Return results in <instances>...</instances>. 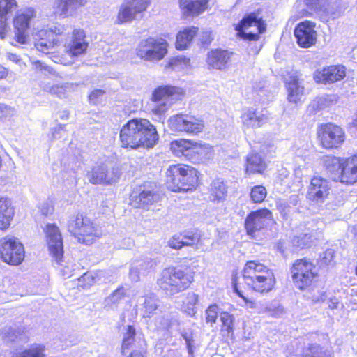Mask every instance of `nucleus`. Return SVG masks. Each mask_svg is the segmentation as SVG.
<instances>
[{
  "label": "nucleus",
  "mask_w": 357,
  "mask_h": 357,
  "mask_svg": "<svg viewBox=\"0 0 357 357\" xmlns=\"http://www.w3.org/2000/svg\"><path fill=\"white\" fill-rule=\"evenodd\" d=\"M66 31V26L63 24L38 30L33 36L35 47L44 54H50L55 63L68 64L69 61L66 54L71 58L84 54L89 47V43L84 29H74L69 43L65 45V50H59L62 42L60 38L65 35Z\"/></svg>",
  "instance_id": "obj_1"
},
{
  "label": "nucleus",
  "mask_w": 357,
  "mask_h": 357,
  "mask_svg": "<svg viewBox=\"0 0 357 357\" xmlns=\"http://www.w3.org/2000/svg\"><path fill=\"white\" fill-rule=\"evenodd\" d=\"M241 276L243 282L239 281L237 272L232 274L231 286L234 292L244 301L248 308H255L256 302L248 297L249 291L265 295L272 291L276 285L275 275L269 267L258 260L245 261Z\"/></svg>",
  "instance_id": "obj_2"
},
{
  "label": "nucleus",
  "mask_w": 357,
  "mask_h": 357,
  "mask_svg": "<svg viewBox=\"0 0 357 357\" xmlns=\"http://www.w3.org/2000/svg\"><path fill=\"white\" fill-rule=\"evenodd\" d=\"M159 141L156 126L148 119L135 117L126 121L120 128L121 146L130 150L150 149Z\"/></svg>",
  "instance_id": "obj_3"
},
{
  "label": "nucleus",
  "mask_w": 357,
  "mask_h": 357,
  "mask_svg": "<svg viewBox=\"0 0 357 357\" xmlns=\"http://www.w3.org/2000/svg\"><path fill=\"white\" fill-rule=\"evenodd\" d=\"M195 271L189 264L164 268L156 280L158 290L167 295H175L188 290L195 282Z\"/></svg>",
  "instance_id": "obj_4"
},
{
  "label": "nucleus",
  "mask_w": 357,
  "mask_h": 357,
  "mask_svg": "<svg viewBox=\"0 0 357 357\" xmlns=\"http://www.w3.org/2000/svg\"><path fill=\"white\" fill-rule=\"evenodd\" d=\"M165 184L173 192H194L202 184V174L190 165L172 164L166 169Z\"/></svg>",
  "instance_id": "obj_5"
},
{
  "label": "nucleus",
  "mask_w": 357,
  "mask_h": 357,
  "mask_svg": "<svg viewBox=\"0 0 357 357\" xmlns=\"http://www.w3.org/2000/svg\"><path fill=\"white\" fill-rule=\"evenodd\" d=\"M294 287L301 291H311L319 281L320 274L314 260L307 257L296 259L289 267Z\"/></svg>",
  "instance_id": "obj_6"
},
{
  "label": "nucleus",
  "mask_w": 357,
  "mask_h": 357,
  "mask_svg": "<svg viewBox=\"0 0 357 357\" xmlns=\"http://www.w3.org/2000/svg\"><path fill=\"white\" fill-rule=\"evenodd\" d=\"M68 231L82 245H91L102 236V231L84 212L73 215L68 222Z\"/></svg>",
  "instance_id": "obj_7"
},
{
  "label": "nucleus",
  "mask_w": 357,
  "mask_h": 357,
  "mask_svg": "<svg viewBox=\"0 0 357 357\" xmlns=\"http://www.w3.org/2000/svg\"><path fill=\"white\" fill-rule=\"evenodd\" d=\"M261 9L246 13L234 26L237 36L246 41H258L261 35L266 32L267 24L260 15Z\"/></svg>",
  "instance_id": "obj_8"
},
{
  "label": "nucleus",
  "mask_w": 357,
  "mask_h": 357,
  "mask_svg": "<svg viewBox=\"0 0 357 357\" xmlns=\"http://www.w3.org/2000/svg\"><path fill=\"white\" fill-rule=\"evenodd\" d=\"M169 44L165 38L149 36L139 42L135 52L145 62H158L168 54Z\"/></svg>",
  "instance_id": "obj_9"
},
{
  "label": "nucleus",
  "mask_w": 357,
  "mask_h": 357,
  "mask_svg": "<svg viewBox=\"0 0 357 357\" xmlns=\"http://www.w3.org/2000/svg\"><path fill=\"white\" fill-rule=\"evenodd\" d=\"M316 135L319 146L325 150H338L347 139L344 129L333 122L318 125Z\"/></svg>",
  "instance_id": "obj_10"
},
{
  "label": "nucleus",
  "mask_w": 357,
  "mask_h": 357,
  "mask_svg": "<svg viewBox=\"0 0 357 357\" xmlns=\"http://www.w3.org/2000/svg\"><path fill=\"white\" fill-rule=\"evenodd\" d=\"M205 148L204 144L186 138L176 139L169 144V150L173 155L178 158H183L191 162L202 157Z\"/></svg>",
  "instance_id": "obj_11"
},
{
  "label": "nucleus",
  "mask_w": 357,
  "mask_h": 357,
  "mask_svg": "<svg viewBox=\"0 0 357 357\" xmlns=\"http://www.w3.org/2000/svg\"><path fill=\"white\" fill-rule=\"evenodd\" d=\"M25 251L23 244L14 236L0 238V259L10 266H18L24 261Z\"/></svg>",
  "instance_id": "obj_12"
},
{
  "label": "nucleus",
  "mask_w": 357,
  "mask_h": 357,
  "mask_svg": "<svg viewBox=\"0 0 357 357\" xmlns=\"http://www.w3.org/2000/svg\"><path fill=\"white\" fill-rule=\"evenodd\" d=\"M171 128L179 132L197 135L202 132L205 128L204 121L190 113H178L169 120Z\"/></svg>",
  "instance_id": "obj_13"
},
{
  "label": "nucleus",
  "mask_w": 357,
  "mask_h": 357,
  "mask_svg": "<svg viewBox=\"0 0 357 357\" xmlns=\"http://www.w3.org/2000/svg\"><path fill=\"white\" fill-rule=\"evenodd\" d=\"M43 233L50 256L57 262L63 260L64 254L63 239L61 230L56 223H47Z\"/></svg>",
  "instance_id": "obj_14"
},
{
  "label": "nucleus",
  "mask_w": 357,
  "mask_h": 357,
  "mask_svg": "<svg viewBox=\"0 0 357 357\" xmlns=\"http://www.w3.org/2000/svg\"><path fill=\"white\" fill-rule=\"evenodd\" d=\"M36 16V12L31 7L20 9L15 13L13 18V25L15 32V40L18 43H26L28 35L26 31L29 29L31 22Z\"/></svg>",
  "instance_id": "obj_15"
},
{
  "label": "nucleus",
  "mask_w": 357,
  "mask_h": 357,
  "mask_svg": "<svg viewBox=\"0 0 357 357\" xmlns=\"http://www.w3.org/2000/svg\"><path fill=\"white\" fill-rule=\"evenodd\" d=\"M271 220H273V213L268 208H261L250 212L244 221L246 234L255 238L259 231L266 228V221Z\"/></svg>",
  "instance_id": "obj_16"
},
{
  "label": "nucleus",
  "mask_w": 357,
  "mask_h": 357,
  "mask_svg": "<svg viewBox=\"0 0 357 357\" xmlns=\"http://www.w3.org/2000/svg\"><path fill=\"white\" fill-rule=\"evenodd\" d=\"M316 27V22L307 20L296 25L294 35L298 47L307 49L316 45L318 37Z\"/></svg>",
  "instance_id": "obj_17"
},
{
  "label": "nucleus",
  "mask_w": 357,
  "mask_h": 357,
  "mask_svg": "<svg viewBox=\"0 0 357 357\" xmlns=\"http://www.w3.org/2000/svg\"><path fill=\"white\" fill-rule=\"evenodd\" d=\"M331 158L332 162L338 164L340 182L347 185L357 182V152L347 158L333 155Z\"/></svg>",
  "instance_id": "obj_18"
},
{
  "label": "nucleus",
  "mask_w": 357,
  "mask_h": 357,
  "mask_svg": "<svg viewBox=\"0 0 357 357\" xmlns=\"http://www.w3.org/2000/svg\"><path fill=\"white\" fill-rule=\"evenodd\" d=\"M121 176L119 168H112L109 171L105 163H100L91 167L86 176L93 185H108L117 181Z\"/></svg>",
  "instance_id": "obj_19"
},
{
  "label": "nucleus",
  "mask_w": 357,
  "mask_h": 357,
  "mask_svg": "<svg viewBox=\"0 0 357 357\" xmlns=\"http://www.w3.org/2000/svg\"><path fill=\"white\" fill-rule=\"evenodd\" d=\"M345 76V67L337 64L317 69L313 74V79L319 84H331L341 81Z\"/></svg>",
  "instance_id": "obj_20"
},
{
  "label": "nucleus",
  "mask_w": 357,
  "mask_h": 357,
  "mask_svg": "<svg viewBox=\"0 0 357 357\" xmlns=\"http://www.w3.org/2000/svg\"><path fill=\"white\" fill-rule=\"evenodd\" d=\"M234 52L222 48L211 50L206 54V63L208 69L225 70L231 63Z\"/></svg>",
  "instance_id": "obj_21"
},
{
  "label": "nucleus",
  "mask_w": 357,
  "mask_h": 357,
  "mask_svg": "<svg viewBox=\"0 0 357 357\" xmlns=\"http://www.w3.org/2000/svg\"><path fill=\"white\" fill-rule=\"evenodd\" d=\"M330 191L329 181L321 176H314L310 180L307 198L312 202H322L328 198Z\"/></svg>",
  "instance_id": "obj_22"
},
{
  "label": "nucleus",
  "mask_w": 357,
  "mask_h": 357,
  "mask_svg": "<svg viewBox=\"0 0 357 357\" xmlns=\"http://www.w3.org/2000/svg\"><path fill=\"white\" fill-rule=\"evenodd\" d=\"M182 15L185 17H196L210 8V0H178Z\"/></svg>",
  "instance_id": "obj_23"
},
{
  "label": "nucleus",
  "mask_w": 357,
  "mask_h": 357,
  "mask_svg": "<svg viewBox=\"0 0 357 357\" xmlns=\"http://www.w3.org/2000/svg\"><path fill=\"white\" fill-rule=\"evenodd\" d=\"M160 195L153 189L145 188L137 195L132 196L130 204L137 208L149 209V207L160 200Z\"/></svg>",
  "instance_id": "obj_24"
},
{
  "label": "nucleus",
  "mask_w": 357,
  "mask_h": 357,
  "mask_svg": "<svg viewBox=\"0 0 357 357\" xmlns=\"http://www.w3.org/2000/svg\"><path fill=\"white\" fill-rule=\"evenodd\" d=\"M18 8L16 0H0V38H4L7 34L8 20L13 13Z\"/></svg>",
  "instance_id": "obj_25"
},
{
  "label": "nucleus",
  "mask_w": 357,
  "mask_h": 357,
  "mask_svg": "<svg viewBox=\"0 0 357 357\" xmlns=\"http://www.w3.org/2000/svg\"><path fill=\"white\" fill-rule=\"evenodd\" d=\"M306 7L316 13L328 20H335L340 16V10L337 8H329V3L324 0H304Z\"/></svg>",
  "instance_id": "obj_26"
},
{
  "label": "nucleus",
  "mask_w": 357,
  "mask_h": 357,
  "mask_svg": "<svg viewBox=\"0 0 357 357\" xmlns=\"http://www.w3.org/2000/svg\"><path fill=\"white\" fill-rule=\"evenodd\" d=\"M266 169L267 164L259 153L251 151L247 155L244 165V172L246 175L264 174Z\"/></svg>",
  "instance_id": "obj_27"
},
{
  "label": "nucleus",
  "mask_w": 357,
  "mask_h": 357,
  "mask_svg": "<svg viewBox=\"0 0 357 357\" xmlns=\"http://www.w3.org/2000/svg\"><path fill=\"white\" fill-rule=\"evenodd\" d=\"M181 93V89L169 84L160 85L152 91L150 100L153 102H167Z\"/></svg>",
  "instance_id": "obj_28"
},
{
  "label": "nucleus",
  "mask_w": 357,
  "mask_h": 357,
  "mask_svg": "<svg viewBox=\"0 0 357 357\" xmlns=\"http://www.w3.org/2000/svg\"><path fill=\"white\" fill-rule=\"evenodd\" d=\"M243 125L247 128H260L268 120V117L264 114H261L255 109L248 108L241 116Z\"/></svg>",
  "instance_id": "obj_29"
},
{
  "label": "nucleus",
  "mask_w": 357,
  "mask_h": 357,
  "mask_svg": "<svg viewBox=\"0 0 357 357\" xmlns=\"http://www.w3.org/2000/svg\"><path fill=\"white\" fill-rule=\"evenodd\" d=\"M197 26H188L179 31L176 37L175 48L178 50H185L190 46L194 38L197 35Z\"/></svg>",
  "instance_id": "obj_30"
},
{
  "label": "nucleus",
  "mask_w": 357,
  "mask_h": 357,
  "mask_svg": "<svg viewBox=\"0 0 357 357\" xmlns=\"http://www.w3.org/2000/svg\"><path fill=\"white\" fill-rule=\"evenodd\" d=\"M14 213L10 201L7 197H0V230L5 231L8 229Z\"/></svg>",
  "instance_id": "obj_31"
},
{
  "label": "nucleus",
  "mask_w": 357,
  "mask_h": 357,
  "mask_svg": "<svg viewBox=\"0 0 357 357\" xmlns=\"http://www.w3.org/2000/svg\"><path fill=\"white\" fill-rule=\"evenodd\" d=\"M220 333L223 337H233L236 328V321L234 314L222 311L220 313Z\"/></svg>",
  "instance_id": "obj_32"
},
{
  "label": "nucleus",
  "mask_w": 357,
  "mask_h": 357,
  "mask_svg": "<svg viewBox=\"0 0 357 357\" xmlns=\"http://www.w3.org/2000/svg\"><path fill=\"white\" fill-rule=\"evenodd\" d=\"M288 91L287 100L289 102L297 104L302 101L304 96V87L302 86L297 77L292 76L287 82Z\"/></svg>",
  "instance_id": "obj_33"
},
{
  "label": "nucleus",
  "mask_w": 357,
  "mask_h": 357,
  "mask_svg": "<svg viewBox=\"0 0 357 357\" xmlns=\"http://www.w3.org/2000/svg\"><path fill=\"white\" fill-rule=\"evenodd\" d=\"M208 190L210 199L213 202H220L223 201L227 195V185L220 179L213 181Z\"/></svg>",
  "instance_id": "obj_34"
},
{
  "label": "nucleus",
  "mask_w": 357,
  "mask_h": 357,
  "mask_svg": "<svg viewBox=\"0 0 357 357\" xmlns=\"http://www.w3.org/2000/svg\"><path fill=\"white\" fill-rule=\"evenodd\" d=\"M86 2V0H55V7L60 15H66L70 10H75Z\"/></svg>",
  "instance_id": "obj_35"
},
{
  "label": "nucleus",
  "mask_w": 357,
  "mask_h": 357,
  "mask_svg": "<svg viewBox=\"0 0 357 357\" xmlns=\"http://www.w3.org/2000/svg\"><path fill=\"white\" fill-rule=\"evenodd\" d=\"M199 302V296L195 292H188L182 302L183 310L190 315L197 312V306Z\"/></svg>",
  "instance_id": "obj_36"
},
{
  "label": "nucleus",
  "mask_w": 357,
  "mask_h": 357,
  "mask_svg": "<svg viewBox=\"0 0 357 357\" xmlns=\"http://www.w3.org/2000/svg\"><path fill=\"white\" fill-rule=\"evenodd\" d=\"M45 350L44 344L34 343L19 352L16 357H46Z\"/></svg>",
  "instance_id": "obj_37"
},
{
  "label": "nucleus",
  "mask_w": 357,
  "mask_h": 357,
  "mask_svg": "<svg viewBox=\"0 0 357 357\" xmlns=\"http://www.w3.org/2000/svg\"><path fill=\"white\" fill-rule=\"evenodd\" d=\"M100 271H86L79 277L77 287L82 289H87L93 286L99 278Z\"/></svg>",
  "instance_id": "obj_38"
},
{
  "label": "nucleus",
  "mask_w": 357,
  "mask_h": 357,
  "mask_svg": "<svg viewBox=\"0 0 357 357\" xmlns=\"http://www.w3.org/2000/svg\"><path fill=\"white\" fill-rule=\"evenodd\" d=\"M136 14L124 1L123 3L121 6L116 16L118 24H123L130 22L136 17Z\"/></svg>",
  "instance_id": "obj_39"
},
{
  "label": "nucleus",
  "mask_w": 357,
  "mask_h": 357,
  "mask_svg": "<svg viewBox=\"0 0 357 357\" xmlns=\"http://www.w3.org/2000/svg\"><path fill=\"white\" fill-rule=\"evenodd\" d=\"M185 247L197 246L201 241V234L197 229L185 230L181 232Z\"/></svg>",
  "instance_id": "obj_40"
},
{
  "label": "nucleus",
  "mask_w": 357,
  "mask_h": 357,
  "mask_svg": "<svg viewBox=\"0 0 357 357\" xmlns=\"http://www.w3.org/2000/svg\"><path fill=\"white\" fill-rule=\"evenodd\" d=\"M136 330L132 325L126 327V332L123 335L121 342V353L124 354L126 350L129 349L135 342Z\"/></svg>",
  "instance_id": "obj_41"
},
{
  "label": "nucleus",
  "mask_w": 357,
  "mask_h": 357,
  "mask_svg": "<svg viewBox=\"0 0 357 357\" xmlns=\"http://www.w3.org/2000/svg\"><path fill=\"white\" fill-rule=\"evenodd\" d=\"M267 196V190L262 185L253 186L250 192V197L254 204L262 203Z\"/></svg>",
  "instance_id": "obj_42"
},
{
  "label": "nucleus",
  "mask_w": 357,
  "mask_h": 357,
  "mask_svg": "<svg viewBox=\"0 0 357 357\" xmlns=\"http://www.w3.org/2000/svg\"><path fill=\"white\" fill-rule=\"evenodd\" d=\"M190 63V58L185 56H176L169 58L165 63V68L166 69L174 70L183 66H188Z\"/></svg>",
  "instance_id": "obj_43"
},
{
  "label": "nucleus",
  "mask_w": 357,
  "mask_h": 357,
  "mask_svg": "<svg viewBox=\"0 0 357 357\" xmlns=\"http://www.w3.org/2000/svg\"><path fill=\"white\" fill-rule=\"evenodd\" d=\"M220 307L217 303L209 305L205 310V320L207 324H215L218 316L220 317Z\"/></svg>",
  "instance_id": "obj_44"
},
{
  "label": "nucleus",
  "mask_w": 357,
  "mask_h": 357,
  "mask_svg": "<svg viewBox=\"0 0 357 357\" xmlns=\"http://www.w3.org/2000/svg\"><path fill=\"white\" fill-rule=\"evenodd\" d=\"M133 12L137 15L146 10L150 0H125Z\"/></svg>",
  "instance_id": "obj_45"
},
{
  "label": "nucleus",
  "mask_w": 357,
  "mask_h": 357,
  "mask_svg": "<svg viewBox=\"0 0 357 357\" xmlns=\"http://www.w3.org/2000/svg\"><path fill=\"white\" fill-rule=\"evenodd\" d=\"M45 90L47 93L61 98L65 97L67 86L65 84H55L51 86H47Z\"/></svg>",
  "instance_id": "obj_46"
},
{
  "label": "nucleus",
  "mask_w": 357,
  "mask_h": 357,
  "mask_svg": "<svg viewBox=\"0 0 357 357\" xmlns=\"http://www.w3.org/2000/svg\"><path fill=\"white\" fill-rule=\"evenodd\" d=\"M295 241L298 246L307 249L312 246L314 241L313 235L310 233L301 234L296 236Z\"/></svg>",
  "instance_id": "obj_47"
},
{
  "label": "nucleus",
  "mask_w": 357,
  "mask_h": 357,
  "mask_svg": "<svg viewBox=\"0 0 357 357\" xmlns=\"http://www.w3.org/2000/svg\"><path fill=\"white\" fill-rule=\"evenodd\" d=\"M321 347L318 344H310L307 349V352L303 354L301 357H331L326 355L325 352H321Z\"/></svg>",
  "instance_id": "obj_48"
},
{
  "label": "nucleus",
  "mask_w": 357,
  "mask_h": 357,
  "mask_svg": "<svg viewBox=\"0 0 357 357\" xmlns=\"http://www.w3.org/2000/svg\"><path fill=\"white\" fill-rule=\"evenodd\" d=\"M167 245L173 250H180L185 247L183 238L181 233L173 235L168 241Z\"/></svg>",
  "instance_id": "obj_49"
},
{
  "label": "nucleus",
  "mask_w": 357,
  "mask_h": 357,
  "mask_svg": "<svg viewBox=\"0 0 357 357\" xmlns=\"http://www.w3.org/2000/svg\"><path fill=\"white\" fill-rule=\"evenodd\" d=\"M151 110L152 114L158 116H164L169 108V104L167 102H157Z\"/></svg>",
  "instance_id": "obj_50"
},
{
  "label": "nucleus",
  "mask_w": 357,
  "mask_h": 357,
  "mask_svg": "<svg viewBox=\"0 0 357 357\" xmlns=\"http://www.w3.org/2000/svg\"><path fill=\"white\" fill-rule=\"evenodd\" d=\"M143 307L145 312L148 314V317H149L158 309V305L154 298L149 297L145 299L143 303Z\"/></svg>",
  "instance_id": "obj_51"
},
{
  "label": "nucleus",
  "mask_w": 357,
  "mask_h": 357,
  "mask_svg": "<svg viewBox=\"0 0 357 357\" xmlns=\"http://www.w3.org/2000/svg\"><path fill=\"white\" fill-rule=\"evenodd\" d=\"M126 296V291L123 286H119L110 294L113 303H118Z\"/></svg>",
  "instance_id": "obj_52"
},
{
  "label": "nucleus",
  "mask_w": 357,
  "mask_h": 357,
  "mask_svg": "<svg viewBox=\"0 0 357 357\" xmlns=\"http://www.w3.org/2000/svg\"><path fill=\"white\" fill-rule=\"evenodd\" d=\"M105 91L102 89H95L89 95V100L93 104H97L100 98L105 94Z\"/></svg>",
  "instance_id": "obj_53"
},
{
  "label": "nucleus",
  "mask_w": 357,
  "mask_h": 357,
  "mask_svg": "<svg viewBox=\"0 0 357 357\" xmlns=\"http://www.w3.org/2000/svg\"><path fill=\"white\" fill-rule=\"evenodd\" d=\"M213 40V36L211 31H205L202 33L201 43L204 47H208Z\"/></svg>",
  "instance_id": "obj_54"
},
{
  "label": "nucleus",
  "mask_w": 357,
  "mask_h": 357,
  "mask_svg": "<svg viewBox=\"0 0 357 357\" xmlns=\"http://www.w3.org/2000/svg\"><path fill=\"white\" fill-rule=\"evenodd\" d=\"M17 337L16 331L13 328H9L7 331L3 334V339H8L11 341H14L15 338Z\"/></svg>",
  "instance_id": "obj_55"
},
{
  "label": "nucleus",
  "mask_w": 357,
  "mask_h": 357,
  "mask_svg": "<svg viewBox=\"0 0 357 357\" xmlns=\"http://www.w3.org/2000/svg\"><path fill=\"white\" fill-rule=\"evenodd\" d=\"M10 109L8 106L0 103V119H3L8 117Z\"/></svg>",
  "instance_id": "obj_56"
},
{
  "label": "nucleus",
  "mask_w": 357,
  "mask_h": 357,
  "mask_svg": "<svg viewBox=\"0 0 357 357\" xmlns=\"http://www.w3.org/2000/svg\"><path fill=\"white\" fill-rule=\"evenodd\" d=\"M9 75V70L0 64V79H5Z\"/></svg>",
  "instance_id": "obj_57"
},
{
  "label": "nucleus",
  "mask_w": 357,
  "mask_h": 357,
  "mask_svg": "<svg viewBox=\"0 0 357 357\" xmlns=\"http://www.w3.org/2000/svg\"><path fill=\"white\" fill-rule=\"evenodd\" d=\"M128 357H146V352H142L138 350H134L130 352Z\"/></svg>",
  "instance_id": "obj_58"
},
{
  "label": "nucleus",
  "mask_w": 357,
  "mask_h": 357,
  "mask_svg": "<svg viewBox=\"0 0 357 357\" xmlns=\"http://www.w3.org/2000/svg\"><path fill=\"white\" fill-rule=\"evenodd\" d=\"M312 15V13L310 11H308L307 10H303L301 11V17H311Z\"/></svg>",
  "instance_id": "obj_59"
},
{
  "label": "nucleus",
  "mask_w": 357,
  "mask_h": 357,
  "mask_svg": "<svg viewBox=\"0 0 357 357\" xmlns=\"http://www.w3.org/2000/svg\"><path fill=\"white\" fill-rule=\"evenodd\" d=\"M287 204H280V205H278L277 207L279 210H280L281 208H282L283 210L285 209L287 207Z\"/></svg>",
  "instance_id": "obj_60"
},
{
  "label": "nucleus",
  "mask_w": 357,
  "mask_h": 357,
  "mask_svg": "<svg viewBox=\"0 0 357 357\" xmlns=\"http://www.w3.org/2000/svg\"><path fill=\"white\" fill-rule=\"evenodd\" d=\"M184 339L187 342L188 347H190V340L188 337L186 335H183Z\"/></svg>",
  "instance_id": "obj_61"
},
{
  "label": "nucleus",
  "mask_w": 357,
  "mask_h": 357,
  "mask_svg": "<svg viewBox=\"0 0 357 357\" xmlns=\"http://www.w3.org/2000/svg\"><path fill=\"white\" fill-rule=\"evenodd\" d=\"M337 304H338V302L336 301L335 302L332 303V305H330V307L331 309L336 308L337 307Z\"/></svg>",
  "instance_id": "obj_62"
},
{
  "label": "nucleus",
  "mask_w": 357,
  "mask_h": 357,
  "mask_svg": "<svg viewBox=\"0 0 357 357\" xmlns=\"http://www.w3.org/2000/svg\"><path fill=\"white\" fill-rule=\"evenodd\" d=\"M42 213H43V214H44L45 215H47V212H44V211H43V209L42 210Z\"/></svg>",
  "instance_id": "obj_63"
},
{
  "label": "nucleus",
  "mask_w": 357,
  "mask_h": 357,
  "mask_svg": "<svg viewBox=\"0 0 357 357\" xmlns=\"http://www.w3.org/2000/svg\"><path fill=\"white\" fill-rule=\"evenodd\" d=\"M20 60V59H14V61L16 62L19 61Z\"/></svg>",
  "instance_id": "obj_64"
}]
</instances>
